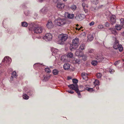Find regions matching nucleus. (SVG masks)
<instances>
[{
    "label": "nucleus",
    "instance_id": "nucleus-42",
    "mask_svg": "<svg viewBox=\"0 0 124 124\" xmlns=\"http://www.w3.org/2000/svg\"><path fill=\"white\" fill-rule=\"evenodd\" d=\"M112 33L114 35H116L117 33V32L115 30H113L112 31Z\"/></svg>",
    "mask_w": 124,
    "mask_h": 124
},
{
    "label": "nucleus",
    "instance_id": "nucleus-47",
    "mask_svg": "<svg viewBox=\"0 0 124 124\" xmlns=\"http://www.w3.org/2000/svg\"><path fill=\"white\" fill-rule=\"evenodd\" d=\"M119 62V61H117L116 62L114 63V65H116L118 64V62Z\"/></svg>",
    "mask_w": 124,
    "mask_h": 124
},
{
    "label": "nucleus",
    "instance_id": "nucleus-52",
    "mask_svg": "<svg viewBox=\"0 0 124 124\" xmlns=\"http://www.w3.org/2000/svg\"><path fill=\"white\" fill-rule=\"evenodd\" d=\"M90 88H88V87H86V89H85L89 91V90H90Z\"/></svg>",
    "mask_w": 124,
    "mask_h": 124
},
{
    "label": "nucleus",
    "instance_id": "nucleus-46",
    "mask_svg": "<svg viewBox=\"0 0 124 124\" xmlns=\"http://www.w3.org/2000/svg\"><path fill=\"white\" fill-rule=\"evenodd\" d=\"M32 93L33 92L31 91H30L28 93V94L29 95H32Z\"/></svg>",
    "mask_w": 124,
    "mask_h": 124
},
{
    "label": "nucleus",
    "instance_id": "nucleus-55",
    "mask_svg": "<svg viewBox=\"0 0 124 124\" xmlns=\"http://www.w3.org/2000/svg\"><path fill=\"white\" fill-rule=\"evenodd\" d=\"M68 80H70L71 79V78L70 77H68Z\"/></svg>",
    "mask_w": 124,
    "mask_h": 124
},
{
    "label": "nucleus",
    "instance_id": "nucleus-45",
    "mask_svg": "<svg viewBox=\"0 0 124 124\" xmlns=\"http://www.w3.org/2000/svg\"><path fill=\"white\" fill-rule=\"evenodd\" d=\"M67 92H68L69 93H74V92L73 91L70 90H68L67 91Z\"/></svg>",
    "mask_w": 124,
    "mask_h": 124
},
{
    "label": "nucleus",
    "instance_id": "nucleus-40",
    "mask_svg": "<svg viewBox=\"0 0 124 124\" xmlns=\"http://www.w3.org/2000/svg\"><path fill=\"white\" fill-rule=\"evenodd\" d=\"M109 23L108 22H106L105 24V25L106 27H108L109 26Z\"/></svg>",
    "mask_w": 124,
    "mask_h": 124
},
{
    "label": "nucleus",
    "instance_id": "nucleus-44",
    "mask_svg": "<svg viewBox=\"0 0 124 124\" xmlns=\"http://www.w3.org/2000/svg\"><path fill=\"white\" fill-rule=\"evenodd\" d=\"M39 64V63H35L34 65V67H38Z\"/></svg>",
    "mask_w": 124,
    "mask_h": 124
},
{
    "label": "nucleus",
    "instance_id": "nucleus-31",
    "mask_svg": "<svg viewBox=\"0 0 124 124\" xmlns=\"http://www.w3.org/2000/svg\"><path fill=\"white\" fill-rule=\"evenodd\" d=\"M28 25L27 23L26 22H23L22 23V25L23 27H26Z\"/></svg>",
    "mask_w": 124,
    "mask_h": 124
},
{
    "label": "nucleus",
    "instance_id": "nucleus-17",
    "mask_svg": "<svg viewBox=\"0 0 124 124\" xmlns=\"http://www.w3.org/2000/svg\"><path fill=\"white\" fill-rule=\"evenodd\" d=\"M48 10L47 8H45L42 9L40 11V13L45 14L47 11Z\"/></svg>",
    "mask_w": 124,
    "mask_h": 124
},
{
    "label": "nucleus",
    "instance_id": "nucleus-27",
    "mask_svg": "<svg viewBox=\"0 0 124 124\" xmlns=\"http://www.w3.org/2000/svg\"><path fill=\"white\" fill-rule=\"evenodd\" d=\"M23 98L26 100L28 99L29 98V97L27 95L25 94H24L23 95Z\"/></svg>",
    "mask_w": 124,
    "mask_h": 124
},
{
    "label": "nucleus",
    "instance_id": "nucleus-24",
    "mask_svg": "<svg viewBox=\"0 0 124 124\" xmlns=\"http://www.w3.org/2000/svg\"><path fill=\"white\" fill-rule=\"evenodd\" d=\"M115 28L117 30H120L122 29V27L120 25L117 24L116 25Z\"/></svg>",
    "mask_w": 124,
    "mask_h": 124
},
{
    "label": "nucleus",
    "instance_id": "nucleus-43",
    "mask_svg": "<svg viewBox=\"0 0 124 124\" xmlns=\"http://www.w3.org/2000/svg\"><path fill=\"white\" fill-rule=\"evenodd\" d=\"M109 72L111 74L114 72V70L113 69H110L109 70Z\"/></svg>",
    "mask_w": 124,
    "mask_h": 124
},
{
    "label": "nucleus",
    "instance_id": "nucleus-33",
    "mask_svg": "<svg viewBox=\"0 0 124 124\" xmlns=\"http://www.w3.org/2000/svg\"><path fill=\"white\" fill-rule=\"evenodd\" d=\"M76 6L75 5H73L71 6L70 7V8L73 10H75L76 8Z\"/></svg>",
    "mask_w": 124,
    "mask_h": 124
},
{
    "label": "nucleus",
    "instance_id": "nucleus-18",
    "mask_svg": "<svg viewBox=\"0 0 124 124\" xmlns=\"http://www.w3.org/2000/svg\"><path fill=\"white\" fill-rule=\"evenodd\" d=\"M88 42H90L93 39V36L91 34H89L88 37Z\"/></svg>",
    "mask_w": 124,
    "mask_h": 124
},
{
    "label": "nucleus",
    "instance_id": "nucleus-58",
    "mask_svg": "<svg viewBox=\"0 0 124 124\" xmlns=\"http://www.w3.org/2000/svg\"><path fill=\"white\" fill-rule=\"evenodd\" d=\"M63 0L64 1H67V0Z\"/></svg>",
    "mask_w": 124,
    "mask_h": 124
},
{
    "label": "nucleus",
    "instance_id": "nucleus-63",
    "mask_svg": "<svg viewBox=\"0 0 124 124\" xmlns=\"http://www.w3.org/2000/svg\"><path fill=\"white\" fill-rule=\"evenodd\" d=\"M86 7H88V6H86Z\"/></svg>",
    "mask_w": 124,
    "mask_h": 124
},
{
    "label": "nucleus",
    "instance_id": "nucleus-6",
    "mask_svg": "<svg viewBox=\"0 0 124 124\" xmlns=\"http://www.w3.org/2000/svg\"><path fill=\"white\" fill-rule=\"evenodd\" d=\"M95 58L97 59V61L93 60L91 62L92 64L94 66L96 65L98 63V62H101L104 59L102 56H98V55Z\"/></svg>",
    "mask_w": 124,
    "mask_h": 124
},
{
    "label": "nucleus",
    "instance_id": "nucleus-14",
    "mask_svg": "<svg viewBox=\"0 0 124 124\" xmlns=\"http://www.w3.org/2000/svg\"><path fill=\"white\" fill-rule=\"evenodd\" d=\"M81 75L84 79L86 80L87 79V73L83 72L82 73Z\"/></svg>",
    "mask_w": 124,
    "mask_h": 124
},
{
    "label": "nucleus",
    "instance_id": "nucleus-56",
    "mask_svg": "<svg viewBox=\"0 0 124 124\" xmlns=\"http://www.w3.org/2000/svg\"><path fill=\"white\" fill-rule=\"evenodd\" d=\"M96 89L97 90H98L99 89V87L98 86H97L96 87Z\"/></svg>",
    "mask_w": 124,
    "mask_h": 124
},
{
    "label": "nucleus",
    "instance_id": "nucleus-54",
    "mask_svg": "<svg viewBox=\"0 0 124 124\" xmlns=\"http://www.w3.org/2000/svg\"><path fill=\"white\" fill-rule=\"evenodd\" d=\"M123 27L124 28V22L121 24Z\"/></svg>",
    "mask_w": 124,
    "mask_h": 124
},
{
    "label": "nucleus",
    "instance_id": "nucleus-9",
    "mask_svg": "<svg viewBox=\"0 0 124 124\" xmlns=\"http://www.w3.org/2000/svg\"><path fill=\"white\" fill-rule=\"evenodd\" d=\"M85 17V16L82 14H77L75 17V19L78 21H81Z\"/></svg>",
    "mask_w": 124,
    "mask_h": 124
},
{
    "label": "nucleus",
    "instance_id": "nucleus-15",
    "mask_svg": "<svg viewBox=\"0 0 124 124\" xmlns=\"http://www.w3.org/2000/svg\"><path fill=\"white\" fill-rule=\"evenodd\" d=\"M64 4L63 3H58L57 4V8L60 9H62L64 7Z\"/></svg>",
    "mask_w": 124,
    "mask_h": 124
},
{
    "label": "nucleus",
    "instance_id": "nucleus-29",
    "mask_svg": "<svg viewBox=\"0 0 124 124\" xmlns=\"http://www.w3.org/2000/svg\"><path fill=\"white\" fill-rule=\"evenodd\" d=\"M85 45L84 44H81L80 46L79 49L81 50H83L84 49Z\"/></svg>",
    "mask_w": 124,
    "mask_h": 124
},
{
    "label": "nucleus",
    "instance_id": "nucleus-37",
    "mask_svg": "<svg viewBox=\"0 0 124 124\" xmlns=\"http://www.w3.org/2000/svg\"><path fill=\"white\" fill-rule=\"evenodd\" d=\"M103 28V26L101 24L99 25L98 26V28L99 29H101Z\"/></svg>",
    "mask_w": 124,
    "mask_h": 124
},
{
    "label": "nucleus",
    "instance_id": "nucleus-60",
    "mask_svg": "<svg viewBox=\"0 0 124 124\" xmlns=\"http://www.w3.org/2000/svg\"><path fill=\"white\" fill-rule=\"evenodd\" d=\"M76 26H78V24H77Z\"/></svg>",
    "mask_w": 124,
    "mask_h": 124
},
{
    "label": "nucleus",
    "instance_id": "nucleus-16",
    "mask_svg": "<svg viewBox=\"0 0 124 124\" xmlns=\"http://www.w3.org/2000/svg\"><path fill=\"white\" fill-rule=\"evenodd\" d=\"M70 67V65L68 63L65 64L63 66L64 69L65 70H68L69 69Z\"/></svg>",
    "mask_w": 124,
    "mask_h": 124
},
{
    "label": "nucleus",
    "instance_id": "nucleus-53",
    "mask_svg": "<svg viewBox=\"0 0 124 124\" xmlns=\"http://www.w3.org/2000/svg\"><path fill=\"white\" fill-rule=\"evenodd\" d=\"M83 88V86L82 85H80L79 86V88L80 89V88Z\"/></svg>",
    "mask_w": 124,
    "mask_h": 124
},
{
    "label": "nucleus",
    "instance_id": "nucleus-50",
    "mask_svg": "<svg viewBox=\"0 0 124 124\" xmlns=\"http://www.w3.org/2000/svg\"><path fill=\"white\" fill-rule=\"evenodd\" d=\"M121 24L124 23V19H121L120 20Z\"/></svg>",
    "mask_w": 124,
    "mask_h": 124
},
{
    "label": "nucleus",
    "instance_id": "nucleus-61",
    "mask_svg": "<svg viewBox=\"0 0 124 124\" xmlns=\"http://www.w3.org/2000/svg\"><path fill=\"white\" fill-rule=\"evenodd\" d=\"M80 28H79V29H78V30H80Z\"/></svg>",
    "mask_w": 124,
    "mask_h": 124
},
{
    "label": "nucleus",
    "instance_id": "nucleus-32",
    "mask_svg": "<svg viewBox=\"0 0 124 124\" xmlns=\"http://www.w3.org/2000/svg\"><path fill=\"white\" fill-rule=\"evenodd\" d=\"M45 71L47 73H50L51 72V71L48 68H46L45 69Z\"/></svg>",
    "mask_w": 124,
    "mask_h": 124
},
{
    "label": "nucleus",
    "instance_id": "nucleus-30",
    "mask_svg": "<svg viewBox=\"0 0 124 124\" xmlns=\"http://www.w3.org/2000/svg\"><path fill=\"white\" fill-rule=\"evenodd\" d=\"M93 83L95 85H99V84L100 82L99 80H95Z\"/></svg>",
    "mask_w": 124,
    "mask_h": 124
},
{
    "label": "nucleus",
    "instance_id": "nucleus-12",
    "mask_svg": "<svg viewBox=\"0 0 124 124\" xmlns=\"http://www.w3.org/2000/svg\"><path fill=\"white\" fill-rule=\"evenodd\" d=\"M47 27L49 29L52 28L54 27L53 24L52 22L50 20H49L47 24H46Z\"/></svg>",
    "mask_w": 124,
    "mask_h": 124
},
{
    "label": "nucleus",
    "instance_id": "nucleus-20",
    "mask_svg": "<svg viewBox=\"0 0 124 124\" xmlns=\"http://www.w3.org/2000/svg\"><path fill=\"white\" fill-rule=\"evenodd\" d=\"M67 17L69 19H72L74 16V15L73 14H70L68 13H67Z\"/></svg>",
    "mask_w": 124,
    "mask_h": 124
},
{
    "label": "nucleus",
    "instance_id": "nucleus-36",
    "mask_svg": "<svg viewBox=\"0 0 124 124\" xmlns=\"http://www.w3.org/2000/svg\"><path fill=\"white\" fill-rule=\"evenodd\" d=\"M24 13L26 16H27L30 13V12L28 10H25L24 11Z\"/></svg>",
    "mask_w": 124,
    "mask_h": 124
},
{
    "label": "nucleus",
    "instance_id": "nucleus-5",
    "mask_svg": "<svg viewBox=\"0 0 124 124\" xmlns=\"http://www.w3.org/2000/svg\"><path fill=\"white\" fill-rule=\"evenodd\" d=\"M55 22L56 25L59 26H63L66 23V20L65 18H58L55 21Z\"/></svg>",
    "mask_w": 124,
    "mask_h": 124
},
{
    "label": "nucleus",
    "instance_id": "nucleus-1",
    "mask_svg": "<svg viewBox=\"0 0 124 124\" xmlns=\"http://www.w3.org/2000/svg\"><path fill=\"white\" fill-rule=\"evenodd\" d=\"M72 82L74 84L70 85H68V87L70 89L74 90L78 93V97L81 98V97L80 92H82L83 90L79 91L78 85L77 84L78 82V80L76 79H74L72 80Z\"/></svg>",
    "mask_w": 124,
    "mask_h": 124
},
{
    "label": "nucleus",
    "instance_id": "nucleus-3",
    "mask_svg": "<svg viewBox=\"0 0 124 124\" xmlns=\"http://www.w3.org/2000/svg\"><path fill=\"white\" fill-rule=\"evenodd\" d=\"M79 39L77 38H75L72 40V44L70 45V48L71 51L75 49L78 46Z\"/></svg>",
    "mask_w": 124,
    "mask_h": 124
},
{
    "label": "nucleus",
    "instance_id": "nucleus-11",
    "mask_svg": "<svg viewBox=\"0 0 124 124\" xmlns=\"http://www.w3.org/2000/svg\"><path fill=\"white\" fill-rule=\"evenodd\" d=\"M110 23L112 24L115 23L116 22V17L114 15H112L110 19Z\"/></svg>",
    "mask_w": 124,
    "mask_h": 124
},
{
    "label": "nucleus",
    "instance_id": "nucleus-28",
    "mask_svg": "<svg viewBox=\"0 0 124 124\" xmlns=\"http://www.w3.org/2000/svg\"><path fill=\"white\" fill-rule=\"evenodd\" d=\"M82 58L83 60L85 61L87 59V55H82Z\"/></svg>",
    "mask_w": 124,
    "mask_h": 124
},
{
    "label": "nucleus",
    "instance_id": "nucleus-49",
    "mask_svg": "<svg viewBox=\"0 0 124 124\" xmlns=\"http://www.w3.org/2000/svg\"><path fill=\"white\" fill-rule=\"evenodd\" d=\"M82 6L83 7V8H85V3H83L82 4Z\"/></svg>",
    "mask_w": 124,
    "mask_h": 124
},
{
    "label": "nucleus",
    "instance_id": "nucleus-62",
    "mask_svg": "<svg viewBox=\"0 0 124 124\" xmlns=\"http://www.w3.org/2000/svg\"><path fill=\"white\" fill-rule=\"evenodd\" d=\"M40 1V2H42V1Z\"/></svg>",
    "mask_w": 124,
    "mask_h": 124
},
{
    "label": "nucleus",
    "instance_id": "nucleus-22",
    "mask_svg": "<svg viewBox=\"0 0 124 124\" xmlns=\"http://www.w3.org/2000/svg\"><path fill=\"white\" fill-rule=\"evenodd\" d=\"M44 79L43 81H47L50 78V76H49L47 75L46 76H43Z\"/></svg>",
    "mask_w": 124,
    "mask_h": 124
},
{
    "label": "nucleus",
    "instance_id": "nucleus-7",
    "mask_svg": "<svg viewBox=\"0 0 124 124\" xmlns=\"http://www.w3.org/2000/svg\"><path fill=\"white\" fill-rule=\"evenodd\" d=\"M12 61V60L11 58L8 56H6L2 61V63H3V62L4 63V64L7 66H9V64L11 63Z\"/></svg>",
    "mask_w": 124,
    "mask_h": 124
},
{
    "label": "nucleus",
    "instance_id": "nucleus-13",
    "mask_svg": "<svg viewBox=\"0 0 124 124\" xmlns=\"http://www.w3.org/2000/svg\"><path fill=\"white\" fill-rule=\"evenodd\" d=\"M119 45L118 41L116 39L114 44L113 48L114 49H117L118 47V46Z\"/></svg>",
    "mask_w": 124,
    "mask_h": 124
},
{
    "label": "nucleus",
    "instance_id": "nucleus-10",
    "mask_svg": "<svg viewBox=\"0 0 124 124\" xmlns=\"http://www.w3.org/2000/svg\"><path fill=\"white\" fill-rule=\"evenodd\" d=\"M52 55L53 56H55V57L57 56V53L58 52L59 50L58 49L53 48L52 50Z\"/></svg>",
    "mask_w": 124,
    "mask_h": 124
},
{
    "label": "nucleus",
    "instance_id": "nucleus-38",
    "mask_svg": "<svg viewBox=\"0 0 124 124\" xmlns=\"http://www.w3.org/2000/svg\"><path fill=\"white\" fill-rule=\"evenodd\" d=\"M94 52V50L93 49H90L88 50V52L90 53H93Z\"/></svg>",
    "mask_w": 124,
    "mask_h": 124
},
{
    "label": "nucleus",
    "instance_id": "nucleus-26",
    "mask_svg": "<svg viewBox=\"0 0 124 124\" xmlns=\"http://www.w3.org/2000/svg\"><path fill=\"white\" fill-rule=\"evenodd\" d=\"M118 48L119 51L120 52H121L123 50V48L122 47V45H120L118 46Z\"/></svg>",
    "mask_w": 124,
    "mask_h": 124
},
{
    "label": "nucleus",
    "instance_id": "nucleus-35",
    "mask_svg": "<svg viewBox=\"0 0 124 124\" xmlns=\"http://www.w3.org/2000/svg\"><path fill=\"white\" fill-rule=\"evenodd\" d=\"M96 76L98 78H100L102 76V74L101 73H99L97 74Z\"/></svg>",
    "mask_w": 124,
    "mask_h": 124
},
{
    "label": "nucleus",
    "instance_id": "nucleus-39",
    "mask_svg": "<svg viewBox=\"0 0 124 124\" xmlns=\"http://www.w3.org/2000/svg\"><path fill=\"white\" fill-rule=\"evenodd\" d=\"M92 1L96 4H98V0H92Z\"/></svg>",
    "mask_w": 124,
    "mask_h": 124
},
{
    "label": "nucleus",
    "instance_id": "nucleus-21",
    "mask_svg": "<svg viewBox=\"0 0 124 124\" xmlns=\"http://www.w3.org/2000/svg\"><path fill=\"white\" fill-rule=\"evenodd\" d=\"M12 76H11V78H10L11 80H10V81H11L13 80V77L16 78L17 77L16 75V72L15 71H14L12 73Z\"/></svg>",
    "mask_w": 124,
    "mask_h": 124
},
{
    "label": "nucleus",
    "instance_id": "nucleus-59",
    "mask_svg": "<svg viewBox=\"0 0 124 124\" xmlns=\"http://www.w3.org/2000/svg\"><path fill=\"white\" fill-rule=\"evenodd\" d=\"M76 30H78V28H76Z\"/></svg>",
    "mask_w": 124,
    "mask_h": 124
},
{
    "label": "nucleus",
    "instance_id": "nucleus-57",
    "mask_svg": "<svg viewBox=\"0 0 124 124\" xmlns=\"http://www.w3.org/2000/svg\"><path fill=\"white\" fill-rule=\"evenodd\" d=\"M122 34H123V36H124V32H123V33H122Z\"/></svg>",
    "mask_w": 124,
    "mask_h": 124
},
{
    "label": "nucleus",
    "instance_id": "nucleus-41",
    "mask_svg": "<svg viewBox=\"0 0 124 124\" xmlns=\"http://www.w3.org/2000/svg\"><path fill=\"white\" fill-rule=\"evenodd\" d=\"M94 21H92L89 24V25L90 26H92L94 25Z\"/></svg>",
    "mask_w": 124,
    "mask_h": 124
},
{
    "label": "nucleus",
    "instance_id": "nucleus-51",
    "mask_svg": "<svg viewBox=\"0 0 124 124\" xmlns=\"http://www.w3.org/2000/svg\"><path fill=\"white\" fill-rule=\"evenodd\" d=\"M93 88H90V90L89 92H93Z\"/></svg>",
    "mask_w": 124,
    "mask_h": 124
},
{
    "label": "nucleus",
    "instance_id": "nucleus-34",
    "mask_svg": "<svg viewBox=\"0 0 124 124\" xmlns=\"http://www.w3.org/2000/svg\"><path fill=\"white\" fill-rule=\"evenodd\" d=\"M67 56L71 58H72L73 56V54L71 53H69L67 54Z\"/></svg>",
    "mask_w": 124,
    "mask_h": 124
},
{
    "label": "nucleus",
    "instance_id": "nucleus-4",
    "mask_svg": "<svg viewBox=\"0 0 124 124\" xmlns=\"http://www.w3.org/2000/svg\"><path fill=\"white\" fill-rule=\"evenodd\" d=\"M58 38L59 40L57 42V43L60 44H62L67 39L68 36L66 34H61L58 36Z\"/></svg>",
    "mask_w": 124,
    "mask_h": 124
},
{
    "label": "nucleus",
    "instance_id": "nucleus-2",
    "mask_svg": "<svg viewBox=\"0 0 124 124\" xmlns=\"http://www.w3.org/2000/svg\"><path fill=\"white\" fill-rule=\"evenodd\" d=\"M29 28L30 30L33 31L37 33H41L44 29L42 27H36L35 25L32 24L30 25Z\"/></svg>",
    "mask_w": 124,
    "mask_h": 124
},
{
    "label": "nucleus",
    "instance_id": "nucleus-19",
    "mask_svg": "<svg viewBox=\"0 0 124 124\" xmlns=\"http://www.w3.org/2000/svg\"><path fill=\"white\" fill-rule=\"evenodd\" d=\"M81 53V51H80L79 49L77 50L75 52V55L76 56H78L79 57H81L82 56L80 54Z\"/></svg>",
    "mask_w": 124,
    "mask_h": 124
},
{
    "label": "nucleus",
    "instance_id": "nucleus-23",
    "mask_svg": "<svg viewBox=\"0 0 124 124\" xmlns=\"http://www.w3.org/2000/svg\"><path fill=\"white\" fill-rule=\"evenodd\" d=\"M53 73L54 75H56L58 74L59 71L57 69H54L53 70Z\"/></svg>",
    "mask_w": 124,
    "mask_h": 124
},
{
    "label": "nucleus",
    "instance_id": "nucleus-8",
    "mask_svg": "<svg viewBox=\"0 0 124 124\" xmlns=\"http://www.w3.org/2000/svg\"><path fill=\"white\" fill-rule=\"evenodd\" d=\"M52 38L51 34L50 33L46 34L45 36L43 37V39L46 41L51 40Z\"/></svg>",
    "mask_w": 124,
    "mask_h": 124
},
{
    "label": "nucleus",
    "instance_id": "nucleus-48",
    "mask_svg": "<svg viewBox=\"0 0 124 124\" xmlns=\"http://www.w3.org/2000/svg\"><path fill=\"white\" fill-rule=\"evenodd\" d=\"M84 11L86 13H87L88 12V10L87 9H86L85 8H84Z\"/></svg>",
    "mask_w": 124,
    "mask_h": 124
},
{
    "label": "nucleus",
    "instance_id": "nucleus-25",
    "mask_svg": "<svg viewBox=\"0 0 124 124\" xmlns=\"http://www.w3.org/2000/svg\"><path fill=\"white\" fill-rule=\"evenodd\" d=\"M74 61L76 63L79 64L80 62V60L79 59H77L76 58H74Z\"/></svg>",
    "mask_w": 124,
    "mask_h": 124
}]
</instances>
